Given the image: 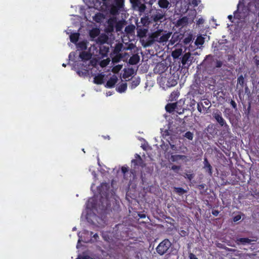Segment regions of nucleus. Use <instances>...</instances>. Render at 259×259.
<instances>
[{
	"label": "nucleus",
	"mask_w": 259,
	"mask_h": 259,
	"mask_svg": "<svg viewBox=\"0 0 259 259\" xmlns=\"http://www.w3.org/2000/svg\"><path fill=\"white\" fill-rule=\"evenodd\" d=\"M164 15L162 13H160L159 12H157L156 14H153L151 16L150 19L152 21L156 23L161 21Z\"/></svg>",
	"instance_id": "f8f14e48"
},
{
	"label": "nucleus",
	"mask_w": 259,
	"mask_h": 259,
	"mask_svg": "<svg viewBox=\"0 0 259 259\" xmlns=\"http://www.w3.org/2000/svg\"><path fill=\"white\" fill-rule=\"evenodd\" d=\"M197 110L199 112L202 113V111H206L207 107L204 106L202 102H199L197 103Z\"/></svg>",
	"instance_id": "c9c22d12"
},
{
	"label": "nucleus",
	"mask_w": 259,
	"mask_h": 259,
	"mask_svg": "<svg viewBox=\"0 0 259 259\" xmlns=\"http://www.w3.org/2000/svg\"><path fill=\"white\" fill-rule=\"evenodd\" d=\"M122 68V65H118L112 68V71L114 73L118 72Z\"/></svg>",
	"instance_id": "09e8293b"
},
{
	"label": "nucleus",
	"mask_w": 259,
	"mask_h": 259,
	"mask_svg": "<svg viewBox=\"0 0 259 259\" xmlns=\"http://www.w3.org/2000/svg\"><path fill=\"white\" fill-rule=\"evenodd\" d=\"M165 67L162 64H158L154 68V72L158 74H161L164 71Z\"/></svg>",
	"instance_id": "cd10ccee"
},
{
	"label": "nucleus",
	"mask_w": 259,
	"mask_h": 259,
	"mask_svg": "<svg viewBox=\"0 0 259 259\" xmlns=\"http://www.w3.org/2000/svg\"><path fill=\"white\" fill-rule=\"evenodd\" d=\"M192 40V38L191 35H189L186 37H185L183 40V42L184 44L185 45H188L191 41Z\"/></svg>",
	"instance_id": "37998d69"
},
{
	"label": "nucleus",
	"mask_w": 259,
	"mask_h": 259,
	"mask_svg": "<svg viewBox=\"0 0 259 259\" xmlns=\"http://www.w3.org/2000/svg\"><path fill=\"white\" fill-rule=\"evenodd\" d=\"M135 28V26L134 25H128L125 27V31L127 33H132L134 32Z\"/></svg>",
	"instance_id": "a19ab883"
},
{
	"label": "nucleus",
	"mask_w": 259,
	"mask_h": 259,
	"mask_svg": "<svg viewBox=\"0 0 259 259\" xmlns=\"http://www.w3.org/2000/svg\"><path fill=\"white\" fill-rule=\"evenodd\" d=\"M183 137L189 141H192L194 138V134L192 132L188 131L183 135Z\"/></svg>",
	"instance_id": "473e14b6"
},
{
	"label": "nucleus",
	"mask_w": 259,
	"mask_h": 259,
	"mask_svg": "<svg viewBox=\"0 0 259 259\" xmlns=\"http://www.w3.org/2000/svg\"><path fill=\"white\" fill-rule=\"evenodd\" d=\"M140 60V57L138 54H134L128 60V63L130 65L137 64Z\"/></svg>",
	"instance_id": "4468645a"
},
{
	"label": "nucleus",
	"mask_w": 259,
	"mask_h": 259,
	"mask_svg": "<svg viewBox=\"0 0 259 259\" xmlns=\"http://www.w3.org/2000/svg\"><path fill=\"white\" fill-rule=\"evenodd\" d=\"M181 168V166H179V165H173L171 167V169L174 171H178Z\"/></svg>",
	"instance_id": "5fc2aeb1"
},
{
	"label": "nucleus",
	"mask_w": 259,
	"mask_h": 259,
	"mask_svg": "<svg viewBox=\"0 0 259 259\" xmlns=\"http://www.w3.org/2000/svg\"><path fill=\"white\" fill-rule=\"evenodd\" d=\"M191 54L190 53H185L181 59V63L183 68H188L192 63V60L190 59Z\"/></svg>",
	"instance_id": "0eeeda50"
},
{
	"label": "nucleus",
	"mask_w": 259,
	"mask_h": 259,
	"mask_svg": "<svg viewBox=\"0 0 259 259\" xmlns=\"http://www.w3.org/2000/svg\"><path fill=\"white\" fill-rule=\"evenodd\" d=\"M242 215H244V214L241 212H239L238 214L234 216L233 218V222H237L240 221L241 219Z\"/></svg>",
	"instance_id": "a18cd8bd"
},
{
	"label": "nucleus",
	"mask_w": 259,
	"mask_h": 259,
	"mask_svg": "<svg viewBox=\"0 0 259 259\" xmlns=\"http://www.w3.org/2000/svg\"><path fill=\"white\" fill-rule=\"evenodd\" d=\"M102 17H103L102 14H101V13H98V14H96L95 16H94V20L96 22L99 23V22H100V21H101Z\"/></svg>",
	"instance_id": "c03bdc74"
},
{
	"label": "nucleus",
	"mask_w": 259,
	"mask_h": 259,
	"mask_svg": "<svg viewBox=\"0 0 259 259\" xmlns=\"http://www.w3.org/2000/svg\"><path fill=\"white\" fill-rule=\"evenodd\" d=\"M147 31V30L146 29H142V28L138 29V30H137L138 36H139L140 37H143L146 35Z\"/></svg>",
	"instance_id": "f704fd0d"
},
{
	"label": "nucleus",
	"mask_w": 259,
	"mask_h": 259,
	"mask_svg": "<svg viewBox=\"0 0 259 259\" xmlns=\"http://www.w3.org/2000/svg\"><path fill=\"white\" fill-rule=\"evenodd\" d=\"M79 37V33L78 32L73 33L70 35V41L73 44H76Z\"/></svg>",
	"instance_id": "6ab92c4d"
},
{
	"label": "nucleus",
	"mask_w": 259,
	"mask_h": 259,
	"mask_svg": "<svg viewBox=\"0 0 259 259\" xmlns=\"http://www.w3.org/2000/svg\"><path fill=\"white\" fill-rule=\"evenodd\" d=\"M131 3L134 5H138L139 3V0H130Z\"/></svg>",
	"instance_id": "052dcab7"
},
{
	"label": "nucleus",
	"mask_w": 259,
	"mask_h": 259,
	"mask_svg": "<svg viewBox=\"0 0 259 259\" xmlns=\"http://www.w3.org/2000/svg\"><path fill=\"white\" fill-rule=\"evenodd\" d=\"M109 188V184L107 183H102L100 186L98 187V190L99 193L102 195H104L107 197L106 194Z\"/></svg>",
	"instance_id": "6e6552de"
},
{
	"label": "nucleus",
	"mask_w": 259,
	"mask_h": 259,
	"mask_svg": "<svg viewBox=\"0 0 259 259\" xmlns=\"http://www.w3.org/2000/svg\"><path fill=\"white\" fill-rule=\"evenodd\" d=\"M228 19H229V20L231 22H234L233 19H236V18H234V16H233L232 15H229V16H228Z\"/></svg>",
	"instance_id": "69168bd1"
},
{
	"label": "nucleus",
	"mask_w": 259,
	"mask_h": 259,
	"mask_svg": "<svg viewBox=\"0 0 259 259\" xmlns=\"http://www.w3.org/2000/svg\"><path fill=\"white\" fill-rule=\"evenodd\" d=\"M203 38H201L200 40H199L198 38L196 40V44L199 45H202L203 44Z\"/></svg>",
	"instance_id": "680f3d73"
},
{
	"label": "nucleus",
	"mask_w": 259,
	"mask_h": 259,
	"mask_svg": "<svg viewBox=\"0 0 259 259\" xmlns=\"http://www.w3.org/2000/svg\"><path fill=\"white\" fill-rule=\"evenodd\" d=\"M211 213L214 216L217 217L219 213V211L218 210L213 209L212 210Z\"/></svg>",
	"instance_id": "13d9d810"
},
{
	"label": "nucleus",
	"mask_w": 259,
	"mask_h": 259,
	"mask_svg": "<svg viewBox=\"0 0 259 259\" xmlns=\"http://www.w3.org/2000/svg\"><path fill=\"white\" fill-rule=\"evenodd\" d=\"M134 73V70L133 68H128L127 70H125L123 77H128L132 75Z\"/></svg>",
	"instance_id": "e433bc0d"
},
{
	"label": "nucleus",
	"mask_w": 259,
	"mask_h": 259,
	"mask_svg": "<svg viewBox=\"0 0 259 259\" xmlns=\"http://www.w3.org/2000/svg\"><path fill=\"white\" fill-rule=\"evenodd\" d=\"M123 48V45L121 43H118L115 45V46L113 50L114 54H120V52L122 51Z\"/></svg>",
	"instance_id": "a878e982"
},
{
	"label": "nucleus",
	"mask_w": 259,
	"mask_h": 259,
	"mask_svg": "<svg viewBox=\"0 0 259 259\" xmlns=\"http://www.w3.org/2000/svg\"><path fill=\"white\" fill-rule=\"evenodd\" d=\"M186 100L181 99L178 102L175 103L176 105V112L179 114H182L184 112V111L188 108V106H185V102Z\"/></svg>",
	"instance_id": "423d86ee"
},
{
	"label": "nucleus",
	"mask_w": 259,
	"mask_h": 259,
	"mask_svg": "<svg viewBox=\"0 0 259 259\" xmlns=\"http://www.w3.org/2000/svg\"><path fill=\"white\" fill-rule=\"evenodd\" d=\"M127 89V84L126 83H122L118 85L117 88V91L119 93H123Z\"/></svg>",
	"instance_id": "c85d7f7f"
},
{
	"label": "nucleus",
	"mask_w": 259,
	"mask_h": 259,
	"mask_svg": "<svg viewBox=\"0 0 259 259\" xmlns=\"http://www.w3.org/2000/svg\"><path fill=\"white\" fill-rule=\"evenodd\" d=\"M77 73L79 76H85L87 74V70L84 71L78 70Z\"/></svg>",
	"instance_id": "4d7b16f0"
},
{
	"label": "nucleus",
	"mask_w": 259,
	"mask_h": 259,
	"mask_svg": "<svg viewBox=\"0 0 259 259\" xmlns=\"http://www.w3.org/2000/svg\"><path fill=\"white\" fill-rule=\"evenodd\" d=\"M107 40V37L106 35L100 36L97 39V41L103 44L106 42Z\"/></svg>",
	"instance_id": "79ce46f5"
},
{
	"label": "nucleus",
	"mask_w": 259,
	"mask_h": 259,
	"mask_svg": "<svg viewBox=\"0 0 259 259\" xmlns=\"http://www.w3.org/2000/svg\"><path fill=\"white\" fill-rule=\"evenodd\" d=\"M190 4L194 7H197L201 2V0H189Z\"/></svg>",
	"instance_id": "de8ad7c7"
},
{
	"label": "nucleus",
	"mask_w": 259,
	"mask_h": 259,
	"mask_svg": "<svg viewBox=\"0 0 259 259\" xmlns=\"http://www.w3.org/2000/svg\"><path fill=\"white\" fill-rule=\"evenodd\" d=\"M140 83V78H135L132 80L131 88V89H135L136 88Z\"/></svg>",
	"instance_id": "2f4dec72"
},
{
	"label": "nucleus",
	"mask_w": 259,
	"mask_h": 259,
	"mask_svg": "<svg viewBox=\"0 0 259 259\" xmlns=\"http://www.w3.org/2000/svg\"><path fill=\"white\" fill-rule=\"evenodd\" d=\"M115 6L119 10L124 6V0H115Z\"/></svg>",
	"instance_id": "58836bf2"
},
{
	"label": "nucleus",
	"mask_w": 259,
	"mask_h": 259,
	"mask_svg": "<svg viewBox=\"0 0 259 259\" xmlns=\"http://www.w3.org/2000/svg\"><path fill=\"white\" fill-rule=\"evenodd\" d=\"M245 84L244 77L242 74L239 76L237 78V88L239 89V92L242 91L243 88Z\"/></svg>",
	"instance_id": "ddd939ff"
},
{
	"label": "nucleus",
	"mask_w": 259,
	"mask_h": 259,
	"mask_svg": "<svg viewBox=\"0 0 259 259\" xmlns=\"http://www.w3.org/2000/svg\"><path fill=\"white\" fill-rule=\"evenodd\" d=\"M165 110L168 113H172L175 110L176 111V105L174 103H168L165 107Z\"/></svg>",
	"instance_id": "412c9836"
},
{
	"label": "nucleus",
	"mask_w": 259,
	"mask_h": 259,
	"mask_svg": "<svg viewBox=\"0 0 259 259\" xmlns=\"http://www.w3.org/2000/svg\"><path fill=\"white\" fill-rule=\"evenodd\" d=\"M237 241L240 242L241 243L244 244L246 243H250L251 242V240L248 238H240L237 239Z\"/></svg>",
	"instance_id": "ea45409f"
},
{
	"label": "nucleus",
	"mask_w": 259,
	"mask_h": 259,
	"mask_svg": "<svg viewBox=\"0 0 259 259\" xmlns=\"http://www.w3.org/2000/svg\"><path fill=\"white\" fill-rule=\"evenodd\" d=\"M146 166V164L141 156L137 153L135 154V159L131 161L132 169L130 171V177H132V179L134 180L136 173L139 170L142 172V169H140V168L143 169Z\"/></svg>",
	"instance_id": "7ed1b4c3"
},
{
	"label": "nucleus",
	"mask_w": 259,
	"mask_h": 259,
	"mask_svg": "<svg viewBox=\"0 0 259 259\" xmlns=\"http://www.w3.org/2000/svg\"><path fill=\"white\" fill-rule=\"evenodd\" d=\"M105 75L102 73L98 74L94 78V82L97 84H101L104 82Z\"/></svg>",
	"instance_id": "f3484780"
},
{
	"label": "nucleus",
	"mask_w": 259,
	"mask_h": 259,
	"mask_svg": "<svg viewBox=\"0 0 259 259\" xmlns=\"http://www.w3.org/2000/svg\"><path fill=\"white\" fill-rule=\"evenodd\" d=\"M252 12L253 14L259 12V2H250L247 6L239 1L237 5V9L234 11V18L240 20L245 18L248 14L249 12Z\"/></svg>",
	"instance_id": "f257e3e1"
},
{
	"label": "nucleus",
	"mask_w": 259,
	"mask_h": 259,
	"mask_svg": "<svg viewBox=\"0 0 259 259\" xmlns=\"http://www.w3.org/2000/svg\"><path fill=\"white\" fill-rule=\"evenodd\" d=\"M223 65V62L222 61L220 60H217L216 64H215V67L217 68H220Z\"/></svg>",
	"instance_id": "864d4df0"
},
{
	"label": "nucleus",
	"mask_w": 259,
	"mask_h": 259,
	"mask_svg": "<svg viewBox=\"0 0 259 259\" xmlns=\"http://www.w3.org/2000/svg\"><path fill=\"white\" fill-rule=\"evenodd\" d=\"M180 96V93L178 91L172 92L169 97L170 101H176Z\"/></svg>",
	"instance_id": "7c9ffc66"
},
{
	"label": "nucleus",
	"mask_w": 259,
	"mask_h": 259,
	"mask_svg": "<svg viewBox=\"0 0 259 259\" xmlns=\"http://www.w3.org/2000/svg\"><path fill=\"white\" fill-rule=\"evenodd\" d=\"M119 9L117 8L115 6H113L111 9V13L113 14H115L117 13Z\"/></svg>",
	"instance_id": "8fccbe9b"
},
{
	"label": "nucleus",
	"mask_w": 259,
	"mask_h": 259,
	"mask_svg": "<svg viewBox=\"0 0 259 259\" xmlns=\"http://www.w3.org/2000/svg\"><path fill=\"white\" fill-rule=\"evenodd\" d=\"M100 30L98 28H93L90 31L89 34L91 38H95L99 35Z\"/></svg>",
	"instance_id": "393cba45"
},
{
	"label": "nucleus",
	"mask_w": 259,
	"mask_h": 259,
	"mask_svg": "<svg viewBox=\"0 0 259 259\" xmlns=\"http://www.w3.org/2000/svg\"><path fill=\"white\" fill-rule=\"evenodd\" d=\"M171 245L170 241L168 239H165L158 244L156 250L159 255H162L167 252Z\"/></svg>",
	"instance_id": "39448f33"
},
{
	"label": "nucleus",
	"mask_w": 259,
	"mask_h": 259,
	"mask_svg": "<svg viewBox=\"0 0 259 259\" xmlns=\"http://www.w3.org/2000/svg\"><path fill=\"white\" fill-rule=\"evenodd\" d=\"M76 45V47L78 50L84 51L87 49V41L83 40L79 41Z\"/></svg>",
	"instance_id": "aec40b11"
},
{
	"label": "nucleus",
	"mask_w": 259,
	"mask_h": 259,
	"mask_svg": "<svg viewBox=\"0 0 259 259\" xmlns=\"http://www.w3.org/2000/svg\"><path fill=\"white\" fill-rule=\"evenodd\" d=\"M117 80V76L113 75L107 81L105 87L107 88H112L114 87Z\"/></svg>",
	"instance_id": "9b49d317"
},
{
	"label": "nucleus",
	"mask_w": 259,
	"mask_h": 259,
	"mask_svg": "<svg viewBox=\"0 0 259 259\" xmlns=\"http://www.w3.org/2000/svg\"><path fill=\"white\" fill-rule=\"evenodd\" d=\"M115 55L112 57V61L113 63H117L119 62L122 58V56L121 54H114Z\"/></svg>",
	"instance_id": "c756f323"
},
{
	"label": "nucleus",
	"mask_w": 259,
	"mask_h": 259,
	"mask_svg": "<svg viewBox=\"0 0 259 259\" xmlns=\"http://www.w3.org/2000/svg\"><path fill=\"white\" fill-rule=\"evenodd\" d=\"M189 257L190 259H198L196 255L192 253H190Z\"/></svg>",
	"instance_id": "e2e57ef3"
},
{
	"label": "nucleus",
	"mask_w": 259,
	"mask_h": 259,
	"mask_svg": "<svg viewBox=\"0 0 259 259\" xmlns=\"http://www.w3.org/2000/svg\"><path fill=\"white\" fill-rule=\"evenodd\" d=\"M203 103V105L204 106L205 105V106H208V107H207V109L209 108L210 106V102L209 100H204L203 102H202Z\"/></svg>",
	"instance_id": "6e6d98bb"
},
{
	"label": "nucleus",
	"mask_w": 259,
	"mask_h": 259,
	"mask_svg": "<svg viewBox=\"0 0 259 259\" xmlns=\"http://www.w3.org/2000/svg\"><path fill=\"white\" fill-rule=\"evenodd\" d=\"M213 118L216 120L221 127L223 128V131L229 133L230 128L229 125L227 123L226 120L222 116V112L217 109L212 113Z\"/></svg>",
	"instance_id": "20e7f679"
},
{
	"label": "nucleus",
	"mask_w": 259,
	"mask_h": 259,
	"mask_svg": "<svg viewBox=\"0 0 259 259\" xmlns=\"http://www.w3.org/2000/svg\"><path fill=\"white\" fill-rule=\"evenodd\" d=\"M178 41L177 37H175V34L172 36L171 39L170 40V43L171 45H174Z\"/></svg>",
	"instance_id": "603ef678"
},
{
	"label": "nucleus",
	"mask_w": 259,
	"mask_h": 259,
	"mask_svg": "<svg viewBox=\"0 0 259 259\" xmlns=\"http://www.w3.org/2000/svg\"><path fill=\"white\" fill-rule=\"evenodd\" d=\"M186 157V156L183 155H173L171 156L170 159L172 162H175L181 159L184 160Z\"/></svg>",
	"instance_id": "5701e85b"
},
{
	"label": "nucleus",
	"mask_w": 259,
	"mask_h": 259,
	"mask_svg": "<svg viewBox=\"0 0 259 259\" xmlns=\"http://www.w3.org/2000/svg\"><path fill=\"white\" fill-rule=\"evenodd\" d=\"M179 77L174 74H172L169 76L167 80L166 85L168 87L175 86L178 83V79Z\"/></svg>",
	"instance_id": "1a4fd4ad"
},
{
	"label": "nucleus",
	"mask_w": 259,
	"mask_h": 259,
	"mask_svg": "<svg viewBox=\"0 0 259 259\" xmlns=\"http://www.w3.org/2000/svg\"><path fill=\"white\" fill-rule=\"evenodd\" d=\"M174 191L180 195H182L187 192V191L181 187H175Z\"/></svg>",
	"instance_id": "4c0bfd02"
},
{
	"label": "nucleus",
	"mask_w": 259,
	"mask_h": 259,
	"mask_svg": "<svg viewBox=\"0 0 259 259\" xmlns=\"http://www.w3.org/2000/svg\"><path fill=\"white\" fill-rule=\"evenodd\" d=\"M204 166L203 169L205 170V172H206L208 175L210 176H211L212 175V167L209 162H208L206 157H204Z\"/></svg>",
	"instance_id": "9d476101"
},
{
	"label": "nucleus",
	"mask_w": 259,
	"mask_h": 259,
	"mask_svg": "<svg viewBox=\"0 0 259 259\" xmlns=\"http://www.w3.org/2000/svg\"><path fill=\"white\" fill-rule=\"evenodd\" d=\"M101 202L102 203L101 209L104 212L107 209L108 207L110 206L109 200L107 199V198H106L105 199H103V197L102 196Z\"/></svg>",
	"instance_id": "a211bd4d"
},
{
	"label": "nucleus",
	"mask_w": 259,
	"mask_h": 259,
	"mask_svg": "<svg viewBox=\"0 0 259 259\" xmlns=\"http://www.w3.org/2000/svg\"><path fill=\"white\" fill-rule=\"evenodd\" d=\"M186 178L190 181H191L193 178L194 176L193 174H186Z\"/></svg>",
	"instance_id": "bf43d9fd"
},
{
	"label": "nucleus",
	"mask_w": 259,
	"mask_h": 259,
	"mask_svg": "<svg viewBox=\"0 0 259 259\" xmlns=\"http://www.w3.org/2000/svg\"><path fill=\"white\" fill-rule=\"evenodd\" d=\"M182 49H176L171 53V56L174 59L178 58L182 54Z\"/></svg>",
	"instance_id": "b1692460"
},
{
	"label": "nucleus",
	"mask_w": 259,
	"mask_h": 259,
	"mask_svg": "<svg viewBox=\"0 0 259 259\" xmlns=\"http://www.w3.org/2000/svg\"><path fill=\"white\" fill-rule=\"evenodd\" d=\"M188 23V18L186 17H183L177 20L176 26L178 27H184L186 26Z\"/></svg>",
	"instance_id": "2eb2a0df"
},
{
	"label": "nucleus",
	"mask_w": 259,
	"mask_h": 259,
	"mask_svg": "<svg viewBox=\"0 0 259 259\" xmlns=\"http://www.w3.org/2000/svg\"><path fill=\"white\" fill-rule=\"evenodd\" d=\"M91 57L90 53L85 51L81 52L79 54V58L82 60H89Z\"/></svg>",
	"instance_id": "4be33fe9"
},
{
	"label": "nucleus",
	"mask_w": 259,
	"mask_h": 259,
	"mask_svg": "<svg viewBox=\"0 0 259 259\" xmlns=\"http://www.w3.org/2000/svg\"><path fill=\"white\" fill-rule=\"evenodd\" d=\"M145 6L144 4L141 5L140 7H139V10L140 12H143L145 10Z\"/></svg>",
	"instance_id": "0e129e2a"
},
{
	"label": "nucleus",
	"mask_w": 259,
	"mask_h": 259,
	"mask_svg": "<svg viewBox=\"0 0 259 259\" xmlns=\"http://www.w3.org/2000/svg\"><path fill=\"white\" fill-rule=\"evenodd\" d=\"M163 30L158 29L156 31L152 33L147 39L145 47L150 46L155 42L163 43L166 42L170 37L171 33L162 34Z\"/></svg>",
	"instance_id": "f03ea898"
},
{
	"label": "nucleus",
	"mask_w": 259,
	"mask_h": 259,
	"mask_svg": "<svg viewBox=\"0 0 259 259\" xmlns=\"http://www.w3.org/2000/svg\"><path fill=\"white\" fill-rule=\"evenodd\" d=\"M159 6L162 8H167L169 5L167 0H159L158 2Z\"/></svg>",
	"instance_id": "72a5a7b5"
},
{
	"label": "nucleus",
	"mask_w": 259,
	"mask_h": 259,
	"mask_svg": "<svg viewBox=\"0 0 259 259\" xmlns=\"http://www.w3.org/2000/svg\"><path fill=\"white\" fill-rule=\"evenodd\" d=\"M121 170L122 173L123 175V177L124 179H126V180H130V181H131L132 180H133L132 179V178L130 177V171L128 172V167L126 166H122L121 168Z\"/></svg>",
	"instance_id": "dca6fc26"
},
{
	"label": "nucleus",
	"mask_w": 259,
	"mask_h": 259,
	"mask_svg": "<svg viewBox=\"0 0 259 259\" xmlns=\"http://www.w3.org/2000/svg\"><path fill=\"white\" fill-rule=\"evenodd\" d=\"M253 61L254 65L258 67L259 66V56L255 55L253 58Z\"/></svg>",
	"instance_id": "49530a36"
},
{
	"label": "nucleus",
	"mask_w": 259,
	"mask_h": 259,
	"mask_svg": "<svg viewBox=\"0 0 259 259\" xmlns=\"http://www.w3.org/2000/svg\"><path fill=\"white\" fill-rule=\"evenodd\" d=\"M90 235L91 236L93 235V237H94L95 239H97L99 237L98 234L95 233V234H93V232H91Z\"/></svg>",
	"instance_id": "338daca9"
},
{
	"label": "nucleus",
	"mask_w": 259,
	"mask_h": 259,
	"mask_svg": "<svg viewBox=\"0 0 259 259\" xmlns=\"http://www.w3.org/2000/svg\"><path fill=\"white\" fill-rule=\"evenodd\" d=\"M230 103L231 104V105L232 106V108L235 110H237V104L236 103V102L233 100H231L230 102Z\"/></svg>",
	"instance_id": "3c124183"
},
{
	"label": "nucleus",
	"mask_w": 259,
	"mask_h": 259,
	"mask_svg": "<svg viewBox=\"0 0 259 259\" xmlns=\"http://www.w3.org/2000/svg\"><path fill=\"white\" fill-rule=\"evenodd\" d=\"M205 184H200L198 186V188L199 189H202V190H204L205 187Z\"/></svg>",
	"instance_id": "774afa93"
},
{
	"label": "nucleus",
	"mask_w": 259,
	"mask_h": 259,
	"mask_svg": "<svg viewBox=\"0 0 259 259\" xmlns=\"http://www.w3.org/2000/svg\"><path fill=\"white\" fill-rule=\"evenodd\" d=\"M188 104L186 106H188V109H189V107L192 108V110L193 111L195 109V106L196 104V102L194 99H190L188 100H187Z\"/></svg>",
	"instance_id": "bb28decb"
}]
</instances>
